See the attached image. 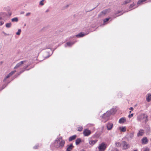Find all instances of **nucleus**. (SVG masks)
Wrapping results in <instances>:
<instances>
[{"label": "nucleus", "mask_w": 151, "mask_h": 151, "mask_svg": "<svg viewBox=\"0 0 151 151\" xmlns=\"http://www.w3.org/2000/svg\"><path fill=\"white\" fill-rule=\"evenodd\" d=\"M18 21V19L17 18H14L12 19V22H17Z\"/></svg>", "instance_id": "nucleus-20"}, {"label": "nucleus", "mask_w": 151, "mask_h": 151, "mask_svg": "<svg viewBox=\"0 0 151 151\" xmlns=\"http://www.w3.org/2000/svg\"><path fill=\"white\" fill-rule=\"evenodd\" d=\"M108 12H109V10L107 9L103 11L102 13L104 14H105Z\"/></svg>", "instance_id": "nucleus-24"}, {"label": "nucleus", "mask_w": 151, "mask_h": 151, "mask_svg": "<svg viewBox=\"0 0 151 151\" xmlns=\"http://www.w3.org/2000/svg\"><path fill=\"white\" fill-rule=\"evenodd\" d=\"M6 79H7L5 77L3 80V81L5 82Z\"/></svg>", "instance_id": "nucleus-41"}, {"label": "nucleus", "mask_w": 151, "mask_h": 151, "mask_svg": "<svg viewBox=\"0 0 151 151\" xmlns=\"http://www.w3.org/2000/svg\"><path fill=\"white\" fill-rule=\"evenodd\" d=\"M97 141V140L90 141L89 144L90 145H93Z\"/></svg>", "instance_id": "nucleus-12"}, {"label": "nucleus", "mask_w": 151, "mask_h": 151, "mask_svg": "<svg viewBox=\"0 0 151 151\" xmlns=\"http://www.w3.org/2000/svg\"><path fill=\"white\" fill-rule=\"evenodd\" d=\"M147 101L148 102H150L151 100V94H148V96L147 98Z\"/></svg>", "instance_id": "nucleus-13"}, {"label": "nucleus", "mask_w": 151, "mask_h": 151, "mask_svg": "<svg viewBox=\"0 0 151 151\" xmlns=\"http://www.w3.org/2000/svg\"><path fill=\"white\" fill-rule=\"evenodd\" d=\"M134 151H137V150H134Z\"/></svg>", "instance_id": "nucleus-42"}, {"label": "nucleus", "mask_w": 151, "mask_h": 151, "mask_svg": "<svg viewBox=\"0 0 151 151\" xmlns=\"http://www.w3.org/2000/svg\"><path fill=\"white\" fill-rule=\"evenodd\" d=\"M16 68V67H15V68Z\"/></svg>", "instance_id": "nucleus-45"}, {"label": "nucleus", "mask_w": 151, "mask_h": 151, "mask_svg": "<svg viewBox=\"0 0 151 151\" xmlns=\"http://www.w3.org/2000/svg\"><path fill=\"white\" fill-rule=\"evenodd\" d=\"M83 134L85 136H87L91 134V131L88 129H86L84 130Z\"/></svg>", "instance_id": "nucleus-5"}, {"label": "nucleus", "mask_w": 151, "mask_h": 151, "mask_svg": "<svg viewBox=\"0 0 151 151\" xmlns=\"http://www.w3.org/2000/svg\"><path fill=\"white\" fill-rule=\"evenodd\" d=\"M76 135H74L70 137L69 138V141H71L72 140L75 139L76 137Z\"/></svg>", "instance_id": "nucleus-11"}, {"label": "nucleus", "mask_w": 151, "mask_h": 151, "mask_svg": "<svg viewBox=\"0 0 151 151\" xmlns=\"http://www.w3.org/2000/svg\"><path fill=\"white\" fill-rule=\"evenodd\" d=\"M81 142V139L80 138H78L76 141V144L77 145L79 144Z\"/></svg>", "instance_id": "nucleus-15"}, {"label": "nucleus", "mask_w": 151, "mask_h": 151, "mask_svg": "<svg viewBox=\"0 0 151 151\" xmlns=\"http://www.w3.org/2000/svg\"><path fill=\"white\" fill-rule=\"evenodd\" d=\"M21 32V30L19 29L18 31L16 33V34L17 35H19L20 34Z\"/></svg>", "instance_id": "nucleus-30"}, {"label": "nucleus", "mask_w": 151, "mask_h": 151, "mask_svg": "<svg viewBox=\"0 0 151 151\" xmlns=\"http://www.w3.org/2000/svg\"><path fill=\"white\" fill-rule=\"evenodd\" d=\"M131 111H129V113H131Z\"/></svg>", "instance_id": "nucleus-43"}, {"label": "nucleus", "mask_w": 151, "mask_h": 151, "mask_svg": "<svg viewBox=\"0 0 151 151\" xmlns=\"http://www.w3.org/2000/svg\"><path fill=\"white\" fill-rule=\"evenodd\" d=\"M131 0H127L123 2V4H127V3H129Z\"/></svg>", "instance_id": "nucleus-22"}, {"label": "nucleus", "mask_w": 151, "mask_h": 151, "mask_svg": "<svg viewBox=\"0 0 151 151\" xmlns=\"http://www.w3.org/2000/svg\"><path fill=\"white\" fill-rule=\"evenodd\" d=\"M26 62V61H22L20 62L19 63H18L17 64V65H16V66H20L21 65H23V64L25 62Z\"/></svg>", "instance_id": "nucleus-17"}, {"label": "nucleus", "mask_w": 151, "mask_h": 151, "mask_svg": "<svg viewBox=\"0 0 151 151\" xmlns=\"http://www.w3.org/2000/svg\"><path fill=\"white\" fill-rule=\"evenodd\" d=\"M133 108L132 107H130V108H129V109L132 110V111L133 110Z\"/></svg>", "instance_id": "nucleus-40"}, {"label": "nucleus", "mask_w": 151, "mask_h": 151, "mask_svg": "<svg viewBox=\"0 0 151 151\" xmlns=\"http://www.w3.org/2000/svg\"><path fill=\"white\" fill-rule=\"evenodd\" d=\"M142 141L143 144H146L148 142V139L146 137H145L142 139Z\"/></svg>", "instance_id": "nucleus-10"}, {"label": "nucleus", "mask_w": 151, "mask_h": 151, "mask_svg": "<svg viewBox=\"0 0 151 151\" xmlns=\"http://www.w3.org/2000/svg\"><path fill=\"white\" fill-rule=\"evenodd\" d=\"M11 23H7L6 24V26L7 28H9L11 27Z\"/></svg>", "instance_id": "nucleus-21"}, {"label": "nucleus", "mask_w": 151, "mask_h": 151, "mask_svg": "<svg viewBox=\"0 0 151 151\" xmlns=\"http://www.w3.org/2000/svg\"><path fill=\"white\" fill-rule=\"evenodd\" d=\"M149 151V149L147 148H144L143 150V151Z\"/></svg>", "instance_id": "nucleus-33"}, {"label": "nucleus", "mask_w": 151, "mask_h": 151, "mask_svg": "<svg viewBox=\"0 0 151 151\" xmlns=\"http://www.w3.org/2000/svg\"><path fill=\"white\" fill-rule=\"evenodd\" d=\"M148 116L145 114H142L139 115L137 118V120L139 121L143 120L144 121L147 122L148 121Z\"/></svg>", "instance_id": "nucleus-1"}, {"label": "nucleus", "mask_w": 151, "mask_h": 151, "mask_svg": "<svg viewBox=\"0 0 151 151\" xmlns=\"http://www.w3.org/2000/svg\"><path fill=\"white\" fill-rule=\"evenodd\" d=\"M15 71H13L12 72H11V73H10L9 75L10 76H12L15 72Z\"/></svg>", "instance_id": "nucleus-28"}, {"label": "nucleus", "mask_w": 151, "mask_h": 151, "mask_svg": "<svg viewBox=\"0 0 151 151\" xmlns=\"http://www.w3.org/2000/svg\"><path fill=\"white\" fill-rule=\"evenodd\" d=\"M67 149L66 151H71L74 147V146L72 144H70L67 145Z\"/></svg>", "instance_id": "nucleus-6"}, {"label": "nucleus", "mask_w": 151, "mask_h": 151, "mask_svg": "<svg viewBox=\"0 0 151 151\" xmlns=\"http://www.w3.org/2000/svg\"><path fill=\"white\" fill-rule=\"evenodd\" d=\"M135 5V4L134 3L131 4L129 6V8H131L133 7Z\"/></svg>", "instance_id": "nucleus-32"}, {"label": "nucleus", "mask_w": 151, "mask_h": 151, "mask_svg": "<svg viewBox=\"0 0 151 151\" xmlns=\"http://www.w3.org/2000/svg\"><path fill=\"white\" fill-rule=\"evenodd\" d=\"M84 35L82 33H79L78 35H76V36L78 37H81L83 36Z\"/></svg>", "instance_id": "nucleus-19"}, {"label": "nucleus", "mask_w": 151, "mask_h": 151, "mask_svg": "<svg viewBox=\"0 0 151 151\" xmlns=\"http://www.w3.org/2000/svg\"><path fill=\"white\" fill-rule=\"evenodd\" d=\"M113 126V124L112 123H108L107 125V128L108 130H111Z\"/></svg>", "instance_id": "nucleus-8"}, {"label": "nucleus", "mask_w": 151, "mask_h": 151, "mask_svg": "<svg viewBox=\"0 0 151 151\" xmlns=\"http://www.w3.org/2000/svg\"><path fill=\"white\" fill-rule=\"evenodd\" d=\"M4 23V22L3 21H1L0 22V26L2 25Z\"/></svg>", "instance_id": "nucleus-35"}, {"label": "nucleus", "mask_w": 151, "mask_h": 151, "mask_svg": "<svg viewBox=\"0 0 151 151\" xmlns=\"http://www.w3.org/2000/svg\"><path fill=\"white\" fill-rule=\"evenodd\" d=\"M30 14V13H27L26 15L27 16H28Z\"/></svg>", "instance_id": "nucleus-39"}, {"label": "nucleus", "mask_w": 151, "mask_h": 151, "mask_svg": "<svg viewBox=\"0 0 151 151\" xmlns=\"http://www.w3.org/2000/svg\"><path fill=\"white\" fill-rule=\"evenodd\" d=\"M80 151H84V150H82Z\"/></svg>", "instance_id": "nucleus-44"}, {"label": "nucleus", "mask_w": 151, "mask_h": 151, "mask_svg": "<svg viewBox=\"0 0 151 151\" xmlns=\"http://www.w3.org/2000/svg\"><path fill=\"white\" fill-rule=\"evenodd\" d=\"M115 144L116 147H120L121 146V144L119 142H116V143Z\"/></svg>", "instance_id": "nucleus-23"}, {"label": "nucleus", "mask_w": 151, "mask_h": 151, "mask_svg": "<svg viewBox=\"0 0 151 151\" xmlns=\"http://www.w3.org/2000/svg\"><path fill=\"white\" fill-rule=\"evenodd\" d=\"M83 129V128L82 127L78 128V130L79 132H81L82 130V129Z\"/></svg>", "instance_id": "nucleus-27"}, {"label": "nucleus", "mask_w": 151, "mask_h": 151, "mask_svg": "<svg viewBox=\"0 0 151 151\" xmlns=\"http://www.w3.org/2000/svg\"><path fill=\"white\" fill-rule=\"evenodd\" d=\"M73 44V43L70 42H68L67 43V45L69 46H71Z\"/></svg>", "instance_id": "nucleus-26"}, {"label": "nucleus", "mask_w": 151, "mask_h": 151, "mask_svg": "<svg viewBox=\"0 0 151 151\" xmlns=\"http://www.w3.org/2000/svg\"><path fill=\"white\" fill-rule=\"evenodd\" d=\"M10 76V75H9V74L8 75H7V76L5 77L7 79V78H9Z\"/></svg>", "instance_id": "nucleus-36"}, {"label": "nucleus", "mask_w": 151, "mask_h": 151, "mask_svg": "<svg viewBox=\"0 0 151 151\" xmlns=\"http://www.w3.org/2000/svg\"><path fill=\"white\" fill-rule=\"evenodd\" d=\"M122 144L123 146L124 149H126L129 147V144L127 143L125 141L122 142Z\"/></svg>", "instance_id": "nucleus-4"}, {"label": "nucleus", "mask_w": 151, "mask_h": 151, "mask_svg": "<svg viewBox=\"0 0 151 151\" xmlns=\"http://www.w3.org/2000/svg\"><path fill=\"white\" fill-rule=\"evenodd\" d=\"M38 145H37L35 146L34 147V148L35 149H37L38 148Z\"/></svg>", "instance_id": "nucleus-38"}, {"label": "nucleus", "mask_w": 151, "mask_h": 151, "mask_svg": "<svg viewBox=\"0 0 151 151\" xmlns=\"http://www.w3.org/2000/svg\"><path fill=\"white\" fill-rule=\"evenodd\" d=\"M146 1H147V0H139L137 3V4L139 5Z\"/></svg>", "instance_id": "nucleus-18"}, {"label": "nucleus", "mask_w": 151, "mask_h": 151, "mask_svg": "<svg viewBox=\"0 0 151 151\" xmlns=\"http://www.w3.org/2000/svg\"><path fill=\"white\" fill-rule=\"evenodd\" d=\"M143 131L141 129L139 131V133L137 134V136H142L143 135Z\"/></svg>", "instance_id": "nucleus-16"}, {"label": "nucleus", "mask_w": 151, "mask_h": 151, "mask_svg": "<svg viewBox=\"0 0 151 151\" xmlns=\"http://www.w3.org/2000/svg\"><path fill=\"white\" fill-rule=\"evenodd\" d=\"M126 121V119L124 117H122L119 120V123H123Z\"/></svg>", "instance_id": "nucleus-9"}, {"label": "nucleus", "mask_w": 151, "mask_h": 151, "mask_svg": "<svg viewBox=\"0 0 151 151\" xmlns=\"http://www.w3.org/2000/svg\"><path fill=\"white\" fill-rule=\"evenodd\" d=\"M44 0H42L41 1L40 3V4L41 5H43L44 4V3H43V1Z\"/></svg>", "instance_id": "nucleus-29"}, {"label": "nucleus", "mask_w": 151, "mask_h": 151, "mask_svg": "<svg viewBox=\"0 0 151 151\" xmlns=\"http://www.w3.org/2000/svg\"><path fill=\"white\" fill-rule=\"evenodd\" d=\"M111 113L110 111H107L106 113L104 114L102 117L103 118L106 119V117H109L111 114Z\"/></svg>", "instance_id": "nucleus-7"}, {"label": "nucleus", "mask_w": 151, "mask_h": 151, "mask_svg": "<svg viewBox=\"0 0 151 151\" xmlns=\"http://www.w3.org/2000/svg\"><path fill=\"white\" fill-rule=\"evenodd\" d=\"M119 129L122 132H125L126 130V129L125 127H120Z\"/></svg>", "instance_id": "nucleus-14"}, {"label": "nucleus", "mask_w": 151, "mask_h": 151, "mask_svg": "<svg viewBox=\"0 0 151 151\" xmlns=\"http://www.w3.org/2000/svg\"><path fill=\"white\" fill-rule=\"evenodd\" d=\"M133 114H131L130 115H129L128 116V117L129 118H131V117H132L133 116Z\"/></svg>", "instance_id": "nucleus-34"}, {"label": "nucleus", "mask_w": 151, "mask_h": 151, "mask_svg": "<svg viewBox=\"0 0 151 151\" xmlns=\"http://www.w3.org/2000/svg\"><path fill=\"white\" fill-rule=\"evenodd\" d=\"M7 84H4L2 85L1 87V88L0 89V91H1L2 90L4 89L6 86Z\"/></svg>", "instance_id": "nucleus-25"}, {"label": "nucleus", "mask_w": 151, "mask_h": 151, "mask_svg": "<svg viewBox=\"0 0 151 151\" xmlns=\"http://www.w3.org/2000/svg\"><path fill=\"white\" fill-rule=\"evenodd\" d=\"M98 148L99 149V151H104L106 148L105 144L104 143H102L99 145Z\"/></svg>", "instance_id": "nucleus-3"}, {"label": "nucleus", "mask_w": 151, "mask_h": 151, "mask_svg": "<svg viewBox=\"0 0 151 151\" xmlns=\"http://www.w3.org/2000/svg\"><path fill=\"white\" fill-rule=\"evenodd\" d=\"M109 20V18H106L104 19V23H105L106 22H107Z\"/></svg>", "instance_id": "nucleus-31"}, {"label": "nucleus", "mask_w": 151, "mask_h": 151, "mask_svg": "<svg viewBox=\"0 0 151 151\" xmlns=\"http://www.w3.org/2000/svg\"><path fill=\"white\" fill-rule=\"evenodd\" d=\"M60 139H59L58 140H57L55 142V144H56V143H58V142H59V145L56 146V147L57 148H59L60 147H63L65 144V141L63 140H62L61 141H60Z\"/></svg>", "instance_id": "nucleus-2"}, {"label": "nucleus", "mask_w": 151, "mask_h": 151, "mask_svg": "<svg viewBox=\"0 0 151 151\" xmlns=\"http://www.w3.org/2000/svg\"><path fill=\"white\" fill-rule=\"evenodd\" d=\"M111 151H119V150L117 149H116L114 150H112Z\"/></svg>", "instance_id": "nucleus-37"}]
</instances>
